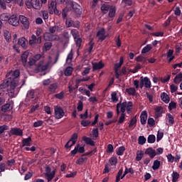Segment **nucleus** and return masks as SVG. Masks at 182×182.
I'll return each mask as SVG.
<instances>
[{
	"mask_svg": "<svg viewBox=\"0 0 182 182\" xmlns=\"http://www.w3.org/2000/svg\"><path fill=\"white\" fill-rule=\"evenodd\" d=\"M109 164L112 166H116V164H117V158H116V157H111L109 159Z\"/></svg>",
	"mask_w": 182,
	"mask_h": 182,
	"instance_id": "nucleus-59",
	"label": "nucleus"
},
{
	"mask_svg": "<svg viewBox=\"0 0 182 182\" xmlns=\"http://www.w3.org/2000/svg\"><path fill=\"white\" fill-rule=\"evenodd\" d=\"M56 174V169H53L52 171V168H50L49 166H47L46 167V173L45 176L47 180V181L50 182L53 178H55V175Z\"/></svg>",
	"mask_w": 182,
	"mask_h": 182,
	"instance_id": "nucleus-4",
	"label": "nucleus"
},
{
	"mask_svg": "<svg viewBox=\"0 0 182 182\" xmlns=\"http://www.w3.org/2000/svg\"><path fill=\"white\" fill-rule=\"evenodd\" d=\"M26 5L28 9L33 8V9L39 10L42 8V4H41L39 0H27Z\"/></svg>",
	"mask_w": 182,
	"mask_h": 182,
	"instance_id": "nucleus-3",
	"label": "nucleus"
},
{
	"mask_svg": "<svg viewBox=\"0 0 182 182\" xmlns=\"http://www.w3.org/2000/svg\"><path fill=\"white\" fill-rule=\"evenodd\" d=\"M12 109H14V107L11 105V103H6L1 107V110L4 113H6V112H9V110H12Z\"/></svg>",
	"mask_w": 182,
	"mask_h": 182,
	"instance_id": "nucleus-23",
	"label": "nucleus"
},
{
	"mask_svg": "<svg viewBox=\"0 0 182 182\" xmlns=\"http://www.w3.org/2000/svg\"><path fill=\"white\" fill-rule=\"evenodd\" d=\"M122 174H123V175L122 176ZM127 175V174L125 172H124V173H123V168H121L119 170V171H118V173H117V174L116 176V181H115V182L120 181V178H121V180H123L124 177H126Z\"/></svg>",
	"mask_w": 182,
	"mask_h": 182,
	"instance_id": "nucleus-19",
	"label": "nucleus"
},
{
	"mask_svg": "<svg viewBox=\"0 0 182 182\" xmlns=\"http://www.w3.org/2000/svg\"><path fill=\"white\" fill-rule=\"evenodd\" d=\"M48 12L50 15H57V16H60L62 14V11L58 10L56 8V2L51 1V3L48 5Z\"/></svg>",
	"mask_w": 182,
	"mask_h": 182,
	"instance_id": "nucleus-6",
	"label": "nucleus"
},
{
	"mask_svg": "<svg viewBox=\"0 0 182 182\" xmlns=\"http://www.w3.org/2000/svg\"><path fill=\"white\" fill-rule=\"evenodd\" d=\"M6 130H9V126L6 124L0 125V136Z\"/></svg>",
	"mask_w": 182,
	"mask_h": 182,
	"instance_id": "nucleus-48",
	"label": "nucleus"
},
{
	"mask_svg": "<svg viewBox=\"0 0 182 182\" xmlns=\"http://www.w3.org/2000/svg\"><path fill=\"white\" fill-rule=\"evenodd\" d=\"M168 110H173V109H177V104L172 101L169 103V105H168Z\"/></svg>",
	"mask_w": 182,
	"mask_h": 182,
	"instance_id": "nucleus-55",
	"label": "nucleus"
},
{
	"mask_svg": "<svg viewBox=\"0 0 182 182\" xmlns=\"http://www.w3.org/2000/svg\"><path fill=\"white\" fill-rule=\"evenodd\" d=\"M57 89H58V83L57 82L50 84L48 87V91L50 93H56Z\"/></svg>",
	"mask_w": 182,
	"mask_h": 182,
	"instance_id": "nucleus-28",
	"label": "nucleus"
},
{
	"mask_svg": "<svg viewBox=\"0 0 182 182\" xmlns=\"http://www.w3.org/2000/svg\"><path fill=\"white\" fill-rule=\"evenodd\" d=\"M73 73V68L71 66H68L65 68L64 75L65 76H72V73Z\"/></svg>",
	"mask_w": 182,
	"mask_h": 182,
	"instance_id": "nucleus-37",
	"label": "nucleus"
},
{
	"mask_svg": "<svg viewBox=\"0 0 182 182\" xmlns=\"http://www.w3.org/2000/svg\"><path fill=\"white\" fill-rule=\"evenodd\" d=\"M21 75V71L19 70H16L14 72L7 73L6 76L8 77H11V80H16Z\"/></svg>",
	"mask_w": 182,
	"mask_h": 182,
	"instance_id": "nucleus-14",
	"label": "nucleus"
},
{
	"mask_svg": "<svg viewBox=\"0 0 182 182\" xmlns=\"http://www.w3.org/2000/svg\"><path fill=\"white\" fill-rule=\"evenodd\" d=\"M97 36H100L99 38L100 41H105V39H106V30L103 28H101L100 31H97Z\"/></svg>",
	"mask_w": 182,
	"mask_h": 182,
	"instance_id": "nucleus-20",
	"label": "nucleus"
},
{
	"mask_svg": "<svg viewBox=\"0 0 182 182\" xmlns=\"http://www.w3.org/2000/svg\"><path fill=\"white\" fill-rule=\"evenodd\" d=\"M153 49V47L151 44H147L145 47H144L141 50V53H148V52H150L151 50Z\"/></svg>",
	"mask_w": 182,
	"mask_h": 182,
	"instance_id": "nucleus-39",
	"label": "nucleus"
},
{
	"mask_svg": "<svg viewBox=\"0 0 182 182\" xmlns=\"http://www.w3.org/2000/svg\"><path fill=\"white\" fill-rule=\"evenodd\" d=\"M18 22L21 23V26L23 29H29V20L26 16L20 15L18 17Z\"/></svg>",
	"mask_w": 182,
	"mask_h": 182,
	"instance_id": "nucleus-8",
	"label": "nucleus"
},
{
	"mask_svg": "<svg viewBox=\"0 0 182 182\" xmlns=\"http://www.w3.org/2000/svg\"><path fill=\"white\" fill-rule=\"evenodd\" d=\"M145 154L149 156L150 159H153L155 156H157L155 149H154L152 147H149L146 149L145 151Z\"/></svg>",
	"mask_w": 182,
	"mask_h": 182,
	"instance_id": "nucleus-18",
	"label": "nucleus"
},
{
	"mask_svg": "<svg viewBox=\"0 0 182 182\" xmlns=\"http://www.w3.org/2000/svg\"><path fill=\"white\" fill-rule=\"evenodd\" d=\"M0 9H3V11L6 9V1L5 0H0Z\"/></svg>",
	"mask_w": 182,
	"mask_h": 182,
	"instance_id": "nucleus-54",
	"label": "nucleus"
},
{
	"mask_svg": "<svg viewBox=\"0 0 182 182\" xmlns=\"http://www.w3.org/2000/svg\"><path fill=\"white\" fill-rule=\"evenodd\" d=\"M147 141L149 144H153L156 142V136L154 134H150L148 136Z\"/></svg>",
	"mask_w": 182,
	"mask_h": 182,
	"instance_id": "nucleus-41",
	"label": "nucleus"
},
{
	"mask_svg": "<svg viewBox=\"0 0 182 182\" xmlns=\"http://www.w3.org/2000/svg\"><path fill=\"white\" fill-rule=\"evenodd\" d=\"M9 23L12 26H19V18L16 16V14H13L9 17Z\"/></svg>",
	"mask_w": 182,
	"mask_h": 182,
	"instance_id": "nucleus-12",
	"label": "nucleus"
},
{
	"mask_svg": "<svg viewBox=\"0 0 182 182\" xmlns=\"http://www.w3.org/2000/svg\"><path fill=\"white\" fill-rule=\"evenodd\" d=\"M88 53H92L93 52V47L95 46V42H93V38H92L88 43Z\"/></svg>",
	"mask_w": 182,
	"mask_h": 182,
	"instance_id": "nucleus-42",
	"label": "nucleus"
},
{
	"mask_svg": "<svg viewBox=\"0 0 182 182\" xmlns=\"http://www.w3.org/2000/svg\"><path fill=\"white\" fill-rule=\"evenodd\" d=\"M146 141L147 139H146V137H144V136H140L138 138V144L141 146H143V144H144Z\"/></svg>",
	"mask_w": 182,
	"mask_h": 182,
	"instance_id": "nucleus-47",
	"label": "nucleus"
},
{
	"mask_svg": "<svg viewBox=\"0 0 182 182\" xmlns=\"http://www.w3.org/2000/svg\"><path fill=\"white\" fill-rule=\"evenodd\" d=\"M170 89H171V92L176 93V92L177 90H178V87H177V85L171 84V86H170Z\"/></svg>",
	"mask_w": 182,
	"mask_h": 182,
	"instance_id": "nucleus-62",
	"label": "nucleus"
},
{
	"mask_svg": "<svg viewBox=\"0 0 182 182\" xmlns=\"http://www.w3.org/2000/svg\"><path fill=\"white\" fill-rule=\"evenodd\" d=\"M71 35H73L76 46L80 48V46H82V38H80L79 31L76 29H73L71 30Z\"/></svg>",
	"mask_w": 182,
	"mask_h": 182,
	"instance_id": "nucleus-5",
	"label": "nucleus"
},
{
	"mask_svg": "<svg viewBox=\"0 0 182 182\" xmlns=\"http://www.w3.org/2000/svg\"><path fill=\"white\" fill-rule=\"evenodd\" d=\"M124 120H126V113H124V107H122V114L119 117V119L118 120V124H122L124 122Z\"/></svg>",
	"mask_w": 182,
	"mask_h": 182,
	"instance_id": "nucleus-25",
	"label": "nucleus"
},
{
	"mask_svg": "<svg viewBox=\"0 0 182 182\" xmlns=\"http://www.w3.org/2000/svg\"><path fill=\"white\" fill-rule=\"evenodd\" d=\"M141 124L144 125L147 123V111H142L140 115Z\"/></svg>",
	"mask_w": 182,
	"mask_h": 182,
	"instance_id": "nucleus-21",
	"label": "nucleus"
},
{
	"mask_svg": "<svg viewBox=\"0 0 182 182\" xmlns=\"http://www.w3.org/2000/svg\"><path fill=\"white\" fill-rule=\"evenodd\" d=\"M76 141H77V133H74L70 139L65 144V148L67 149H70V147L76 144Z\"/></svg>",
	"mask_w": 182,
	"mask_h": 182,
	"instance_id": "nucleus-7",
	"label": "nucleus"
},
{
	"mask_svg": "<svg viewBox=\"0 0 182 182\" xmlns=\"http://www.w3.org/2000/svg\"><path fill=\"white\" fill-rule=\"evenodd\" d=\"M116 15V7L114 6H111L109 9V11L108 13V16L109 18H114Z\"/></svg>",
	"mask_w": 182,
	"mask_h": 182,
	"instance_id": "nucleus-34",
	"label": "nucleus"
},
{
	"mask_svg": "<svg viewBox=\"0 0 182 182\" xmlns=\"http://www.w3.org/2000/svg\"><path fill=\"white\" fill-rule=\"evenodd\" d=\"M161 99L163 102H164L165 103H168L170 102V97L168 96V95H167V93L166 92H163L161 95Z\"/></svg>",
	"mask_w": 182,
	"mask_h": 182,
	"instance_id": "nucleus-33",
	"label": "nucleus"
},
{
	"mask_svg": "<svg viewBox=\"0 0 182 182\" xmlns=\"http://www.w3.org/2000/svg\"><path fill=\"white\" fill-rule=\"evenodd\" d=\"M167 160L168 161V163H173L174 161V156L171 154H168L166 156Z\"/></svg>",
	"mask_w": 182,
	"mask_h": 182,
	"instance_id": "nucleus-64",
	"label": "nucleus"
},
{
	"mask_svg": "<svg viewBox=\"0 0 182 182\" xmlns=\"http://www.w3.org/2000/svg\"><path fill=\"white\" fill-rule=\"evenodd\" d=\"M33 127H41V126H43V121L38 120L33 123Z\"/></svg>",
	"mask_w": 182,
	"mask_h": 182,
	"instance_id": "nucleus-57",
	"label": "nucleus"
},
{
	"mask_svg": "<svg viewBox=\"0 0 182 182\" xmlns=\"http://www.w3.org/2000/svg\"><path fill=\"white\" fill-rule=\"evenodd\" d=\"M171 177H172V182H177L180 178V173H178V172L177 171H173L171 173Z\"/></svg>",
	"mask_w": 182,
	"mask_h": 182,
	"instance_id": "nucleus-35",
	"label": "nucleus"
},
{
	"mask_svg": "<svg viewBox=\"0 0 182 182\" xmlns=\"http://www.w3.org/2000/svg\"><path fill=\"white\" fill-rule=\"evenodd\" d=\"M32 141V138L31 136H28V138L23 139L22 140V146L23 147H25V146H31V142Z\"/></svg>",
	"mask_w": 182,
	"mask_h": 182,
	"instance_id": "nucleus-32",
	"label": "nucleus"
},
{
	"mask_svg": "<svg viewBox=\"0 0 182 182\" xmlns=\"http://www.w3.org/2000/svg\"><path fill=\"white\" fill-rule=\"evenodd\" d=\"M50 33H55V32H62L63 27L58 25L49 27Z\"/></svg>",
	"mask_w": 182,
	"mask_h": 182,
	"instance_id": "nucleus-16",
	"label": "nucleus"
},
{
	"mask_svg": "<svg viewBox=\"0 0 182 182\" xmlns=\"http://www.w3.org/2000/svg\"><path fill=\"white\" fill-rule=\"evenodd\" d=\"M26 38L22 37L21 38L18 39V43L20 46L23 48V49H26L27 46H26Z\"/></svg>",
	"mask_w": 182,
	"mask_h": 182,
	"instance_id": "nucleus-30",
	"label": "nucleus"
},
{
	"mask_svg": "<svg viewBox=\"0 0 182 182\" xmlns=\"http://www.w3.org/2000/svg\"><path fill=\"white\" fill-rule=\"evenodd\" d=\"M164 109L163 107H158L155 109V116L157 119L163 116Z\"/></svg>",
	"mask_w": 182,
	"mask_h": 182,
	"instance_id": "nucleus-24",
	"label": "nucleus"
},
{
	"mask_svg": "<svg viewBox=\"0 0 182 182\" xmlns=\"http://www.w3.org/2000/svg\"><path fill=\"white\" fill-rule=\"evenodd\" d=\"M126 148L124 146H119L117 151V156H123V154H124Z\"/></svg>",
	"mask_w": 182,
	"mask_h": 182,
	"instance_id": "nucleus-44",
	"label": "nucleus"
},
{
	"mask_svg": "<svg viewBox=\"0 0 182 182\" xmlns=\"http://www.w3.org/2000/svg\"><path fill=\"white\" fill-rule=\"evenodd\" d=\"M164 136V132L160 131L158 132L157 135H156V141L159 142L160 140L163 139V136Z\"/></svg>",
	"mask_w": 182,
	"mask_h": 182,
	"instance_id": "nucleus-56",
	"label": "nucleus"
},
{
	"mask_svg": "<svg viewBox=\"0 0 182 182\" xmlns=\"http://www.w3.org/2000/svg\"><path fill=\"white\" fill-rule=\"evenodd\" d=\"M92 137L94 139H97L99 137V129L98 128H94L92 131Z\"/></svg>",
	"mask_w": 182,
	"mask_h": 182,
	"instance_id": "nucleus-50",
	"label": "nucleus"
},
{
	"mask_svg": "<svg viewBox=\"0 0 182 182\" xmlns=\"http://www.w3.org/2000/svg\"><path fill=\"white\" fill-rule=\"evenodd\" d=\"M141 80L143 81L144 85L146 87V89H150L151 87V81H150V79L148 78V77H140Z\"/></svg>",
	"mask_w": 182,
	"mask_h": 182,
	"instance_id": "nucleus-15",
	"label": "nucleus"
},
{
	"mask_svg": "<svg viewBox=\"0 0 182 182\" xmlns=\"http://www.w3.org/2000/svg\"><path fill=\"white\" fill-rule=\"evenodd\" d=\"M28 56H29V52L25 51L21 55V60L23 66H26V62H28Z\"/></svg>",
	"mask_w": 182,
	"mask_h": 182,
	"instance_id": "nucleus-17",
	"label": "nucleus"
},
{
	"mask_svg": "<svg viewBox=\"0 0 182 182\" xmlns=\"http://www.w3.org/2000/svg\"><path fill=\"white\" fill-rule=\"evenodd\" d=\"M137 126V117H133L131 118L129 121V124L128 125V127L131 129V127H136Z\"/></svg>",
	"mask_w": 182,
	"mask_h": 182,
	"instance_id": "nucleus-26",
	"label": "nucleus"
},
{
	"mask_svg": "<svg viewBox=\"0 0 182 182\" xmlns=\"http://www.w3.org/2000/svg\"><path fill=\"white\" fill-rule=\"evenodd\" d=\"M114 148L112 144H108L107 146V153H113Z\"/></svg>",
	"mask_w": 182,
	"mask_h": 182,
	"instance_id": "nucleus-63",
	"label": "nucleus"
},
{
	"mask_svg": "<svg viewBox=\"0 0 182 182\" xmlns=\"http://www.w3.org/2000/svg\"><path fill=\"white\" fill-rule=\"evenodd\" d=\"M124 62V60L123 57H120L119 63H116L114 64V70H115V72H117V70H119V68H122V65H123Z\"/></svg>",
	"mask_w": 182,
	"mask_h": 182,
	"instance_id": "nucleus-31",
	"label": "nucleus"
},
{
	"mask_svg": "<svg viewBox=\"0 0 182 182\" xmlns=\"http://www.w3.org/2000/svg\"><path fill=\"white\" fill-rule=\"evenodd\" d=\"M70 6H71V8H73V11H74V9L80 8V6L79 4H77V3H76L75 1L70 2Z\"/></svg>",
	"mask_w": 182,
	"mask_h": 182,
	"instance_id": "nucleus-61",
	"label": "nucleus"
},
{
	"mask_svg": "<svg viewBox=\"0 0 182 182\" xmlns=\"http://www.w3.org/2000/svg\"><path fill=\"white\" fill-rule=\"evenodd\" d=\"M64 96H65V92L63 91H61L60 93L55 95V99H58L59 100H62Z\"/></svg>",
	"mask_w": 182,
	"mask_h": 182,
	"instance_id": "nucleus-52",
	"label": "nucleus"
},
{
	"mask_svg": "<svg viewBox=\"0 0 182 182\" xmlns=\"http://www.w3.org/2000/svg\"><path fill=\"white\" fill-rule=\"evenodd\" d=\"M92 122L90 120H82L81 121V126L83 127H87Z\"/></svg>",
	"mask_w": 182,
	"mask_h": 182,
	"instance_id": "nucleus-58",
	"label": "nucleus"
},
{
	"mask_svg": "<svg viewBox=\"0 0 182 182\" xmlns=\"http://www.w3.org/2000/svg\"><path fill=\"white\" fill-rule=\"evenodd\" d=\"M54 114L55 119H62L65 116V111L60 107H55L54 108Z\"/></svg>",
	"mask_w": 182,
	"mask_h": 182,
	"instance_id": "nucleus-11",
	"label": "nucleus"
},
{
	"mask_svg": "<svg viewBox=\"0 0 182 182\" xmlns=\"http://www.w3.org/2000/svg\"><path fill=\"white\" fill-rule=\"evenodd\" d=\"M105 68V64L100 61L99 63H92V70H99L100 69H103Z\"/></svg>",
	"mask_w": 182,
	"mask_h": 182,
	"instance_id": "nucleus-22",
	"label": "nucleus"
},
{
	"mask_svg": "<svg viewBox=\"0 0 182 182\" xmlns=\"http://www.w3.org/2000/svg\"><path fill=\"white\" fill-rule=\"evenodd\" d=\"M166 117L168 119V122L169 124H172V125L174 124V117H173V115H171V114L167 113Z\"/></svg>",
	"mask_w": 182,
	"mask_h": 182,
	"instance_id": "nucleus-46",
	"label": "nucleus"
},
{
	"mask_svg": "<svg viewBox=\"0 0 182 182\" xmlns=\"http://www.w3.org/2000/svg\"><path fill=\"white\" fill-rule=\"evenodd\" d=\"M77 153H80L81 154H82V153H85V146H80V144H77L75 146L74 149L70 151V154H71L73 157H75V156H76Z\"/></svg>",
	"mask_w": 182,
	"mask_h": 182,
	"instance_id": "nucleus-9",
	"label": "nucleus"
},
{
	"mask_svg": "<svg viewBox=\"0 0 182 182\" xmlns=\"http://www.w3.org/2000/svg\"><path fill=\"white\" fill-rule=\"evenodd\" d=\"M18 80H14L11 77H8L6 82H4L3 83L0 84V89H6L8 93H9V96L11 97H15L16 93L15 92V89L18 86Z\"/></svg>",
	"mask_w": 182,
	"mask_h": 182,
	"instance_id": "nucleus-1",
	"label": "nucleus"
},
{
	"mask_svg": "<svg viewBox=\"0 0 182 182\" xmlns=\"http://www.w3.org/2000/svg\"><path fill=\"white\" fill-rule=\"evenodd\" d=\"M82 140L89 146H95V141L92 140V138L86 136H82Z\"/></svg>",
	"mask_w": 182,
	"mask_h": 182,
	"instance_id": "nucleus-27",
	"label": "nucleus"
},
{
	"mask_svg": "<svg viewBox=\"0 0 182 182\" xmlns=\"http://www.w3.org/2000/svg\"><path fill=\"white\" fill-rule=\"evenodd\" d=\"M144 156V153H143V151H138L136 153V161H140L141 159H143Z\"/></svg>",
	"mask_w": 182,
	"mask_h": 182,
	"instance_id": "nucleus-45",
	"label": "nucleus"
},
{
	"mask_svg": "<svg viewBox=\"0 0 182 182\" xmlns=\"http://www.w3.org/2000/svg\"><path fill=\"white\" fill-rule=\"evenodd\" d=\"M125 91L127 92V93H128L129 96H136V88L134 87L127 88Z\"/></svg>",
	"mask_w": 182,
	"mask_h": 182,
	"instance_id": "nucleus-36",
	"label": "nucleus"
},
{
	"mask_svg": "<svg viewBox=\"0 0 182 182\" xmlns=\"http://www.w3.org/2000/svg\"><path fill=\"white\" fill-rule=\"evenodd\" d=\"M4 36L6 42H9V41H11V34L9 33V31H4Z\"/></svg>",
	"mask_w": 182,
	"mask_h": 182,
	"instance_id": "nucleus-53",
	"label": "nucleus"
},
{
	"mask_svg": "<svg viewBox=\"0 0 182 182\" xmlns=\"http://www.w3.org/2000/svg\"><path fill=\"white\" fill-rule=\"evenodd\" d=\"M111 99L113 103H117V102H119V98L117 97V92H113L111 94Z\"/></svg>",
	"mask_w": 182,
	"mask_h": 182,
	"instance_id": "nucleus-43",
	"label": "nucleus"
},
{
	"mask_svg": "<svg viewBox=\"0 0 182 182\" xmlns=\"http://www.w3.org/2000/svg\"><path fill=\"white\" fill-rule=\"evenodd\" d=\"M140 69H141V66L138 64L135 66L134 69H133V70L129 69V72L131 73H137V72H139V70H140Z\"/></svg>",
	"mask_w": 182,
	"mask_h": 182,
	"instance_id": "nucleus-51",
	"label": "nucleus"
},
{
	"mask_svg": "<svg viewBox=\"0 0 182 182\" xmlns=\"http://www.w3.org/2000/svg\"><path fill=\"white\" fill-rule=\"evenodd\" d=\"M112 6L109 5L108 4H103L101 6V11H102V14H107L109 12L110 8Z\"/></svg>",
	"mask_w": 182,
	"mask_h": 182,
	"instance_id": "nucleus-29",
	"label": "nucleus"
},
{
	"mask_svg": "<svg viewBox=\"0 0 182 182\" xmlns=\"http://www.w3.org/2000/svg\"><path fill=\"white\" fill-rule=\"evenodd\" d=\"M124 107V113L126 112L128 114H130L132 113V110H133V102L132 101L129 102H119L117 105L116 110H117V114L119 116L120 113H122V108Z\"/></svg>",
	"mask_w": 182,
	"mask_h": 182,
	"instance_id": "nucleus-2",
	"label": "nucleus"
},
{
	"mask_svg": "<svg viewBox=\"0 0 182 182\" xmlns=\"http://www.w3.org/2000/svg\"><path fill=\"white\" fill-rule=\"evenodd\" d=\"M10 134L11 136H23V131L18 127L11 128Z\"/></svg>",
	"mask_w": 182,
	"mask_h": 182,
	"instance_id": "nucleus-13",
	"label": "nucleus"
},
{
	"mask_svg": "<svg viewBox=\"0 0 182 182\" xmlns=\"http://www.w3.org/2000/svg\"><path fill=\"white\" fill-rule=\"evenodd\" d=\"M161 163L159 160H155L154 161L153 166H152V169L156 171V170H159L160 168Z\"/></svg>",
	"mask_w": 182,
	"mask_h": 182,
	"instance_id": "nucleus-40",
	"label": "nucleus"
},
{
	"mask_svg": "<svg viewBox=\"0 0 182 182\" xmlns=\"http://www.w3.org/2000/svg\"><path fill=\"white\" fill-rule=\"evenodd\" d=\"M86 161H87V157H81V158H80L77 160L76 163L79 166H82V164H83V163H86Z\"/></svg>",
	"mask_w": 182,
	"mask_h": 182,
	"instance_id": "nucleus-49",
	"label": "nucleus"
},
{
	"mask_svg": "<svg viewBox=\"0 0 182 182\" xmlns=\"http://www.w3.org/2000/svg\"><path fill=\"white\" fill-rule=\"evenodd\" d=\"M73 20L72 19H67L65 21V26L67 28H72L73 25Z\"/></svg>",
	"mask_w": 182,
	"mask_h": 182,
	"instance_id": "nucleus-60",
	"label": "nucleus"
},
{
	"mask_svg": "<svg viewBox=\"0 0 182 182\" xmlns=\"http://www.w3.org/2000/svg\"><path fill=\"white\" fill-rule=\"evenodd\" d=\"M174 83L176 85H178V83L182 82V73H179L178 75H176L175 78L173 79Z\"/></svg>",
	"mask_w": 182,
	"mask_h": 182,
	"instance_id": "nucleus-38",
	"label": "nucleus"
},
{
	"mask_svg": "<svg viewBox=\"0 0 182 182\" xmlns=\"http://www.w3.org/2000/svg\"><path fill=\"white\" fill-rule=\"evenodd\" d=\"M44 39L45 41H48L49 42H53V41H59L60 38L58 35H53L51 33H44Z\"/></svg>",
	"mask_w": 182,
	"mask_h": 182,
	"instance_id": "nucleus-10",
	"label": "nucleus"
}]
</instances>
